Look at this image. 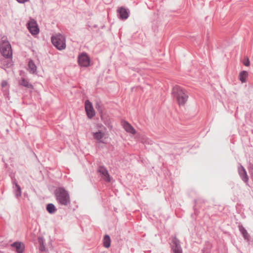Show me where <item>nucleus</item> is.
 <instances>
[{
    "mask_svg": "<svg viewBox=\"0 0 253 253\" xmlns=\"http://www.w3.org/2000/svg\"><path fill=\"white\" fill-rule=\"evenodd\" d=\"M172 94L179 105H184L188 98V92L182 87L175 85L172 88Z\"/></svg>",
    "mask_w": 253,
    "mask_h": 253,
    "instance_id": "1",
    "label": "nucleus"
},
{
    "mask_svg": "<svg viewBox=\"0 0 253 253\" xmlns=\"http://www.w3.org/2000/svg\"><path fill=\"white\" fill-rule=\"evenodd\" d=\"M0 51L4 57L8 59L6 64L7 66H10L12 65L10 58L12 56V51L11 45L7 41L6 38L4 39V38H2V42L0 45Z\"/></svg>",
    "mask_w": 253,
    "mask_h": 253,
    "instance_id": "2",
    "label": "nucleus"
},
{
    "mask_svg": "<svg viewBox=\"0 0 253 253\" xmlns=\"http://www.w3.org/2000/svg\"><path fill=\"white\" fill-rule=\"evenodd\" d=\"M55 196L57 202L63 206L70 203V195L67 191L63 187H58L55 190Z\"/></svg>",
    "mask_w": 253,
    "mask_h": 253,
    "instance_id": "3",
    "label": "nucleus"
},
{
    "mask_svg": "<svg viewBox=\"0 0 253 253\" xmlns=\"http://www.w3.org/2000/svg\"><path fill=\"white\" fill-rule=\"evenodd\" d=\"M52 44L59 50H62L66 48V40L64 36L58 34L51 38Z\"/></svg>",
    "mask_w": 253,
    "mask_h": 253,
    "instance_id": "4",
    "label": "nucleus"
},
{
    "mask_svg": "<svg viewBox=\"0 0 253 253\" xmlns=\"http://www.w3.org/2000/svg\"><path fill=\"white\" fill-rule=\"evenodd\" d=\"M78 62L80 66L87 67L90 64V58L86 53H82L79 55Z\"/></svg>",
    "mask_w": 253,
    "mask_h": 253,
    "instance_id": "5",
    "label": "nucleus"
},
{
    "mask_svg": "<svg viewBox=\"0 0 253 253\" xmlns=\"http://www.w3.org/2000/svg\"><path fill=\"white\" fill-rule=\"evenodd\" d=\"M27 27L30 32L32 35H37L39 33V29L38 28L36 21L34 19H31L27 24Z\"/></svg>",
    "mask_w": 253,
    "mask_h": 253,
    "instance_id": "6",
    "label": "nucleus"
},
{
    "mask_svg": "<svg viewBox=\"0 0 253 253\" xmlns=\"http://www.w3.org/2000/svg\"><path fill=\"white\" fill-rule=\"evenodd\" d=\"M171 249L173 253H182V250L180 245V242L176 237H173L171 244Z\"/></svg>",
    "mask_w": 253,
    "mask_h": 253,
    "instance_id": "7",
    "label": "nucleus"
},
{
    "mask_svg": "<svg viewBox=\"0 0 253 253\" xmlns=\"http://www.w3.org/2000/svg\"><path fill=\"white\" fill-rule=\"evenodd\" d=\"M85 110L89 118H91L95 115L92 104L88 100L85 101Z\"/></svg>",
    "mask_w": 253,
    "mask_h": 253,
    "instance_id": "8",
    "label": "nucleus"
},
{
    "mask_svg": "<svg viewBox=\"0 0 253 253\" xmlns=\"http://www.w3.org/2000/svg\"><path fill=\"white\" fill-rule=\"evenodd\" d=\"M98 172L102 175V177L105 181L110 182L111 177L106 168L103 166H100L99 168Z\"/></svg>",
    "mask_w": 253,
    "mask_h": 253,
    "instance_id": "9",
    "label": "nucleus"
},
{
    "mask_svg": "<svg viewBox=\"0 0 253 253\" xmlns=\"http://www.w3.org/2000/svg\"><path fill=\"white\" fill-rule=\"evenodd\" d=\"M11 246L16 249L17 253H23L25 248V244L21 242H14Z\"/></svg>",
    "mask_w": 253,
    "mask_h": 253,
    "instance_id": "10",
    "label": "nucleus"
},
{
    "mask_svg": "<svg viewBox=\"0 0 253 253\" xmlns=\"http://www.w3.org/2000/svg\"><path fill=\"white\" fill-rule=\"evenodd\" d=\"M118 16L121 19L126 20L129 16V12L128 10L124 7L120 8L117 10Z\"/></svg>",
    "mask_w": 253,
    "mask_h": 253,
    "instance_id": "11",
    "label": "nucleus"
},
{
    "mask_svg": "<svg viewBox=\"0 0 253 253\" xmlns=\"http://www.w3.org/2000/svg\"><path fill=\"white\" fill-rule=\"evenodd\" d=\"M238 172L242 179L244 182H247L249 178L245 169L242 165H240L238 167Z\"/></svg>",
    "mask_w": 253,
    "mask_h": 253,
    "instance_id": "12",
    "label": "nucleus"
},
{
    "mask_svg": "<svg viewBox=\"0 0 253 253\" xmlns=\"http://www.w3.org/2000/svg\"><path fill=\"white\" fill-rule=\"evenodd\" d=\"M13 184L14 185V186L13 187V189L15 197L17 199H19L22 195L21 188L15 181L13 182Z\"/></svg>",
    "mask_w": 253,
    "mask_h": 253,
    "instance_id": "13",
    "label": "nucleus"
},
{
    "mask_svg": "<svg viewBox=\"0 0 253 253\" xmlns=\"http://www.w3.org/2000/svg\"><path fill=\"white\" fill-rule=\"evenodd\" d=\"M19 84L20 85L23 86L27 88L33 89L34 86L31 83H30L28 80L22 78L19 81Z\"/></svg>",
    "mask_w": 253,
    "mask_h": 253,
    "instance_id": "14",
    "label": "nucleus"
},
{
    "mask_svg": "<svg viewBox=\"0 0 253 253\" xmlns=\"http://www.w3.org/2000/svg\"><path fill=\"white\" fill-rule=\"evenodd\" d=\"M122 125L126 131L134 134L135 133V130L134 128L127 122H124L122 123Z\"/></svg>",
    "mask_w": 253,
    "mask_h": 253,
    "instance_id": "15",
    "label": "nucleus"
},
{
    "mask_svg": "<svg viewBox=\"0 0 253 253\" xmlns=\"http://www.w3.org/2000/svg\"><path fill=\"white\" fill-rule=\"evenodd\" d=\"M92 135L95 139L100 142H102V139L104 136V132H102L101 130H98L97 132H93Z\"/></svg>",
    "mask_w": 253,
    "mask_h": 253,
    "instance_id": "16",
    "label": "nucleus"
},
{
    "mask_svg": "<svg viewBox=\"0 0 253 253\" xmlns=\"http://www.w3.org/2000/svg\"><path fill=\"white\" fill-rule=\"evenodd\" d=\"M37 66L34 63L32 60H30L28 63V68L29 72L31 74H35L37 72Z\"/></svg>",
    "mask_w": 253,
    "mask_h": 253,
    "instance_id": "17",
    "label": "nucleus"
},
{
    "mask_svg": "<svg viewBox=\"0 0 253 253\" xmlns=\"http://www.w3.org/2000/svg\"><path fill=\"white\" fill-rule=\"evenodd\" d=\"M111 239L108 235H105L103 238V246L106 248H108L110 246Z\"/></svg>",
    "mask_w": 253,
    "mask_h": 253,
    "instance_id": "18",
    "label": "nucleus"
},
{
    "mask_svg": "<svg viewBox=\"0 0 253 253\" xmlns=\"http://www.w3.org/2000/svg\"><path fill=\"white\" fill-rule=\"evenodd\" d=\"M46 210L50 214H53L56 211V209L53 204H48L46 205Z\"/></svg>",
    "mask_w": 253,
    "mask_h": 253,
    "instance_id": "19",
    "label": "nucleus"
},
{
    "mask_svg": "<svg viewBox=\"0 0 253 253\" xmlns=\"http://www.w3.org/2000/svg\"><path fill=\"white\" fill-rule=\"evenodd\" d=\"M239 230L244 237V239L245 240H249L250 236L248 234L247 230L242 226H239Z\"/></svg>",
    "mask_w": 253,
    "mask_h": 253,
    "instance_id": "20",
    "label": "nucleus"
},
{
    "mask_svg": "<svg viewBox=\"0 0 253 253\" xmlns=\"http://www.w3.org/2000/svg\"><path fill=\"white\" fill-rule=\"evenodd\" d=\"M248 75V73L247 71H242L239 75V79L242 83L246 82V77Z\"/></svg>",
    "mask_w": 253,
    "mask_h": 253,
    "instance_id": "21",
    "label": "nucleus"
},
{
    "mask_svg": "<svg viewBox=\"0 0 253 253\" xmlns=\"http://www.w3.org/2000/svg\"><path fill=\"white\" fill-rule=\"evenodd\" d=\"M38 242L40 244L39 249L40 251L43 252L45 251V247L43 245V239L42 237H39L38 238Z\"/></svg>",
    "mask_w": 253,
    "mask_h": 253,
    "instance_id": "22",
    "label": "nucleus"
},
{
    "mask_svg": "<svg viewBox=\"0 0 253 253\" xmlns=\"http://www.w3.org/2000/svg\"><path fill=\"white\" fill-rule=\"evenodd\" d=\"M2 88L6 87L8 85V83L6 81H2L1 84Z\"/></svg>",
    "mask_w": 253,
    "mask_h": 253,
    "instance_id": "23",
    "label": "nucleus"
},
{
    "mask_svg": "<svg viewBox=\"0 0 253 253\" xmlns=\"http://www.w3.org/2000/svg\"><path fill=\"white\" fill-rule=\"evenodd\" d=\"M244 64L246 66H249L250 65V61L249 59H247V60L244 62Z\"/></svg>",
    "mask_w": 253,
    "mask_h": 253,
    "instance_id": "24",
    "label": "nucleus"
},
{
    "mask_svg": "<svg viewBox=\"0 0 253 253\" xmlns=\"http://www.w3.org/2000/svg\"><path fill=\"white\" fill-rule=\"evenodd\" d=\"M17 1L19 2V3H25V2H27L29 0H17Z\"/></svg>",
    "mask_w": 253,
    "mask_h": 253,
    "instance_id": "25",
    "label": "nucleus"
}]
</instances>
